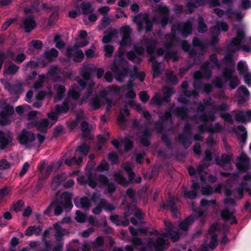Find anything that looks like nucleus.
<instances>
[{"mask_svg": "<svg viewBox=\"0 0 251 251\" xmlns=\"http://www.w3.org/2000/svg\"><path fill=\"white\" fill-rule=\"evenodd\" d=\"M192 45L195 47H200L201 50L205 51L206 50L204 44L197 37L193 38Z\"/></svg>", "mask_w": 251, "mask_h": 251, "instance_id": "nucleus-53", "label": "nucleus"}, {"mask_svg": "<svg viewBox=\"0 0 251 251\" xmlns=\"http://www.w3.org/2000/svg\"><path fill=\"white\" fill-rule=\"evenodd\" d=\"M161 140L169 150L173 149L172 142L171 139L166 134H163L161 136Z\"/></svg>", "mask_w": 251, "mask_h": 251, "instance_id": "nucleus-56", "label": "nucleus"}, {"mask_svg": "<svg viewBox=\"0 0 251 251\" xmlns=\"http://www.w3.org/2000/svg\"><path fill=\"white\" fill-rule=\"evenodd\" d=\"M215 112H209L208 113H202L199 115V119L203 123L208 121L214 122L216 120L215 113H218L220 117L225 123L232 124L234 120L230 114L227 112L230 109V105L225 101H222L220 104L213 105L212 107Z\"/></svg>", "mask_w": 251, "mask_h": 251, "instance_id": "nucleus-1", "label": "nucleus"}, {"mask_svg": "<svg viewBox=\"0 0 251 251\" xmlns=\"http://www.w3.org/2000/svg\"><path fill=\"white\" fill-rule=\"evenodd\" d=\"M237 91L238 92L237 96L238 103L241 105L249 100L250 92L248 89L244 85L240 86Z\"/></svg>", "mask_w": 251, "mask_h": 251, "instance_id": "nucleus-15", "label": "nucleus"}, {"mask_svg": "<svg viewBox=\"0 0 251 251\" xmlns=\"http://www.w3.org/2000/svg\"><path fill=\"white\" fill-rule=\"evenodd\" d=\"M135 204H130L124 210V216L125 218L129 217L136 209Z\"/></svg>", "mask_w": 251, "mask_h": 251, "instance_id": "nucleus-51", "label": "nucleus"}, {"mask_svg": "<svg viewBox=\"0 0 251 251\" xmlns=\"http://www.w3.org/2000/svg\"><path fill=\"white\" fill-rule=\"evenodd\" d=\"M232 160L231 155L226 153H223L221 156V160L217 157L216 158L215 161L216 164L221 167L224 166L225 165L230 164Z\"/></svg>", "mask_w": 251, "mask_h": 251, "instance_id": "nucleus-25", "label": "nucleus"}, {"mask_svg": "<svg viewBox=\"0 0 251 251\" xmlns=\"http://www.w3.org/2000/svg\"><path fill=\"white\" fill-rule=\"evenodd\" d=\"M30 124L31 126L36 127L37 130L46 133V128L48 126L49 122L47 118H44L41 121H38L37 119H36L31 121Z\"/></svg>", "mask_w": 251, "mask_h": 251, "instance_id": "nucleus-19", "label": "nucleus"}, {"mask_svg": "<svg viewBox=\"0 0 251 251\" xmlns=\"http://www.w3.org/2000/svg\"><path fill=\"white\" fill-rule=\"evenodd\" d=\"M58 51L54 48L50 49V50H46L44 52V57L49 62H52L54 58L58 56Z\"/></svg>", "mask_w": 251, "mask_h": 251, "instance_id": "nucleus-29", "label": "nucleus"}, {"mask_svg": "<svg viewBox=\"0 0 251 251\" xmlns=\"http://www.w3.org/2000/svg\"><path fill=\"white\" fill-rule=\"evenodd\" d=\"M147 44V46L146 47V50L147 52L150 55L154 54L155 49V44L153 43L152 40H148Z\"/></svg>", "mask_w": 251, "mask_h": 251, "instance_id": "nucleus-55", "label": "nucleus"}, {"mask_svg": "<svg viewBox=\"0 0 251 251\" xmlns=\"http://www.w3.org/2000/svg\"><path fill=\"white\" fill-rule=\"evenodd\" d=\"M64 180L62 175L57 174L52 180L51 187L53 190H56Z\"/></svg>", "mask_w": 251, "mask_h": 251, "instance_id": "nucleus-32", "label": "nucleus"}, {"mask_svg": "<svg viewBox=\"0 0 251 251\" xmlns=\"http://www.w3.org/2000/svg\"><path fill=\"white\" fill-rule=\"evenodd\" d=\"M223 126L218 123H215L214 126H210L209 128H208V132L210 134L221 132L223 131Z\"/></svg>", "mask_w": 251, "mask_h": 251, "instance_id": "nucleus-50", "label": "nucleus"}, {"mask_svg": "<svg viewBox=\"0 0 251 251\" xmlns=\"http://www.w3.org/2000/svg\"><path fill=\"white\" fill-rule=\"evenodd\" d=\"M172 108H170L169 109L165 111V113L163 115L160 116V119L163 122L167 121L168 120H172Z\"/></svg>", "mask_w": 251, "mask_h": 251, "instance_id": "nucleus-63", "label": "nucleus"}, {"mask_svg": "<svg viewBox=\"0 0 251 251\" xmlns=\"http://www.w3.org/2000/svg\"><path fill=\"white\" fill-rule=\"evenodd\" d=\"M107 34L103 36L102 39V42L103 43H109L111 42L113 38L115 37L117 35V31L115 29L110 28L105 31Z\"/></svg>", "mask_w": 251, "mask_h": 251, "instance_id": "nucleus-27", "label": "nucleus"}, {"mask_svg": "<svg viewBox=\"0 0 251 251\" xmlns=\"http://www.w3.org/2000/svg\"><path fill=\"white\" fill-rule=\"evenodd\" d=\"M115 209V207L111 203H110L105 199H100L97 206L92 209V212L96 215L101 213L102 209L105 211H111Z\"/></svg>", "mask_w": 251, "mask_h": 251, "instance_id": "nucleus-12", "label": "nucleus"}, {"mask_svg": "<svg viewBox=\"0 0 251 251\" xmlns=\"http://www.w3.org/2000/svg\"><path fill=\"white\" fill-rule=\"evenodd\" d=\"M98 182L103 187H106L105 192L112 195L116 190V186L114 182H109V178L104 175L100 174L97 177Z\"/></svg>", "mask_w": 251, "mask_h": 251, "instance_id": "nucleus-10", "label": "nucleus"}, {"mask_svg": "<svg viewBox=\"0 0 251 251\" xmlns=\"http://www.w3.org/2000/svg\"><path fill=\"white\" fill-rule=\"evenodd\" d=\"M4 88L11 94H15L17 96L16 100L19 98L20 95L23 91V83L22 82H18L14 84H11L9 81L6 80L2 82Z\"/></svg>", "mask_w": 251, "mask_h": 251, "instance_id": "nucleus-9", "label": "nucleus"}, {"mask_svg": "<svg viewBox=\"0 0 251 251\" xmlns=\"http://www.w3.org/2000/svg\"><path fill=\"white\" fill-rule=\"evenodd\" d=\"M109 169L110 166L109 163L103 159L96 168V171L99 172H103L105 171H109Z\"/></svg>", "mask_w": 251, "mask_h": 251, "instance_id": "nucleus-42", "label": "nucleus"}, {"mask_svg": "<svg viewBox=\"0 0 251 251\" xmlns=\"http://www.w3.org/2000/svg\"><path fill=\"white\" fill-rule=\"evenodd\" d=\"M128 229L130 233L133 237L137 236L139 233L145 234L147 232V229L145 228H139L138 229H135L133 227L130 226L128 228Z\"/></svg>", "mask_w": 251, "mask_h": 251, "instance_id": "nucleus-45", "label": "nucleus"}, {"mask_svg": "<svg viewBox=\"0 0 251 251\" xmlns=\"http://www.w3.org/2000/svg\"><path fill=\"white\" fill-rule=\"evenodd\" d=\"M166 205L170 208V211L173 214L174 217L177 218L178 216L177 208L176 205V202L172 198H170L167 201Z\"/></svg>", "mask_w": 251, "mask_h": 251, "instance_id": "nucleus-30", "label": "nucleus"}, {"mask_svg": "<svg viewBox=\"0 0 251 251\" xmlns=\"http://www.w3.org/2000/svg\"><path fill=\"white\" fill-rule=\"evenodd\" d=\"M62 197L64 199V201H62L63 208L66 211L72 209L73 207L72 202V194L68 192H65L62 193Z\"/></svg>", "mask_w": 251, "mask_h": 251, "instance_id": "nucleus-21", "label": "nucleus"}, {"mask_svg": "<svg viewBox=\"0 0 251 251\" xmlns=\"http://www.w3.org/2000/svg\"><path fill=\"white\" fill-rule=\"evenodd\" d=\"M173 113L177 117L184 120L188 116L189 110L185 107H176L173 111Z\"/></svg>", "mask_w": 251, "mask_h": 251, "instance_id": "nucleus-26", "label": "nucleus"}, {"mask_svg": "<svg viewBox=\"0 0 251 251\" xmlns=\"http://www.w3.org/2000/svg\"><path fill=\"white\" fill-rule=\"evenodd\" d=\"M194 221V217L193 215H190L179 224L178 227L183 231H187L189 229V226L193 224Z\"/></svg>", "mask_w": 251, "mask_h": 251, "instance_id": "nucleus-24", "label": "nucleus"}, {"mask_svg": "<svg viewBox=\"0 0 251 251\" xmlns=\"http://www.w3.org/2000/svg\"><path fill=\"white\" fill-rule=\"evenodd\" d=\"M23 28L26 33H29L36 26V23L33 17L29 16L23 22Z\"/></svg>", "mask_w": 251, "mask_h": 251, "instance_id": "nucleus-20", "label": "nucleus"}, {"mask_svg": "<svg viewBox=\"0 0 251 251\" xmlns=\"http://www.w3.org/2000/svg\"><path fill=\"white\" fill-rule=\"evenodd\" d=\"M235 67L233 65L226 67L223 71L222 76L226 81L229 82V86L231 89H235L240 83L238 77L233 75Z\"/></svg>", "mask_w": 251, "mask_h": 251, "instance_id": "nucleus-4", "label": "nucleus"}, {"mask_svg": "<svg viewBox=\"0 0 251 251\" xmlns=\"http://www.w3.org/2000/svg\"><path fill=\"white\" fill-rule=\"evenodd\" d=\"M90 147L86 144L78 147L76 149V151H79L82 155H87L90 151Z\"/></svg>", "mask_w": 251, "mask_h": 251, "instance_id": "nucleus-54", "label": "nucleus"}, {"mask_svg": "<svg viewBox=\"0 0 251 251\" xmlns=\"http://www.w3.org/2000/svg\"><path fill=\"white\" fill-rule=\"evenodd\" d=\"M199 33H203L207 30V26L202 17L198 18V25L197 27Z\"/></svg>", "mask_w": 251, "mask_h": 251, "instance_id": "nucleus-43", "label": "nucleus"}, {"mask_svg": "<svg viewBox=\"0 0 251 251\" xmlns=\"http://www.w3.org/2000/svg\"><path fill=\"white\" fill-rule=\"evenodd\" d=\"M115 180L116 182L123 187L128 186L129 183L127 179L119 173H115L114 175Z\"/></svg>", "mask_w": 251, "mask_h": 251, "instance_id": "nucleus-31", "label": "nucleus"}, {"mask_svg": "<svg viewBox=\"0 0 251 251\" xmlns=\"http://www.w3.org/2000/svg\"><path fill=\"white\" fill-rule=\"evenodd\" d=\"M141 15L142 13H139L133 17V22L137 25V30L139 32L145 30L146 33L152 31L153 23L157 22V18L153 17L151 20L150 19L149 14L145 13L142 18L140 19Z\"/></svg>", "mask_w": 251, "mask_h": 251, "instance_id": "nucleus-2", "label": "nucleus"}, {"mask_svg": "<svg viewBox=\"0 0 251 251\" xmlns=\"http://www.w3.org/2000/svg\"><path fill=\"white\" fill-rule=\"evenodd\" d=\"M121 32L122 33V40L120 42L121 46H127L130 42L131 29L129 26H123L121 28Z\"/></svg>", "mask_w": 251, "mask_h": 251, "instance_id": "nucleus-17", "label": "nucleus"}, {"mask_svg": "<svg viewBox=\"0 0 251 251\" xmlns=\"http://www.w3.org/2000/svg\"><path fill=\"white\" fill-rule=\"evenodd\" d=\"M196 2V0H189L187 2L186 6L190 13H193L195 9L198 8V5Z\"/></svg>", "mask_w": 251, "mask_h": 251, "instance_id": "nucleus-61", "label": "nucleus"}, {"mask_svg": "<svg viewBox=\"0 0 251 251\" xmlns=\"http://www.w3.org/2000/svg\"><path fill=\"white\" fill-rule=\"evenodd\" d=\"M13 135L10 132L6 133L0 130V149L4 150L11 144Z\"/></svg>", "mask_w": 251, "mask_h": 251, "instance_id": "nucleus-14", "label": "nucleus"}, {"mask_svg": "<svg viewBox=\"0 0 251 251\" xmlns=\"http://www.w3.org/2000/svg\"><path fill=\"white\" fill-rule=\"evenodd\" d=\"M81 207L83 209H88L91 206L90 200L87 197H83L80 199Z\"/></svg>", "mask_w": 251, "mask_h": 251, "instance_id": "nucleus-52", "label": "nucleus"}, {"mask_svg": "<svg viewBox=\"0 0 251 251\" xmlns=\"http://www.w3.org/2000/svg\"><path fill=\"white\" fill-rule=\"evenodd\" d=\"M91 71L90 67L84 66L80 70L79 74L83 79L89 80L91 78Z\"/></svg>", "mask_w": 251, "mask_h": 251, "instance_id": "nucleus-38", "label": "nucleus"}, {"mask_svg": "<svg viewBox=\"0 0 251 251\" xmlns=\"http://www.w3.org/2000/svg\"><path fill=\"white\" fill-rule=\"evenodd\" d=\"M152 69L153 71V77L154 78L159 76L162 73L160 63L158 62H155L152 64Z\"/></svg>", "mask_w": 251, "mask_h": 251, "instance_id": "nucleus-44", "label": "nucleus"}, {"mask_svg": "<svg viewBox=\"0 0 251 251\" xmlns=\"http://www.w3.org/2000/svg\"><path fill=\"white\" fill-rule=\"evenodd\" d=\"M66 55L70 58L73 57V60L77 63L82 62L84 58V54L82 50L72 52V55L68 53H66Z\"/></svg>", "mask_w": 251, "mask_h": 251, "instance_id": "nucleus-28", "label": "nucleus"}, {"mask_svg": "<svg viewBox=\"0 0 251 251\" xmlns=\"http://www.w3.org/2000/svg\"><path fill=\"white\" fill-rule=\"evenodd\" d=\"M40 10V2L39 0H27V4L24 8L26 14H30Z\"/></svg>", "mask_w": 251, "mask_h": 251, "instance_id": "nucleus-16", "label": "nucleus"}, {"mask_svg": "<svg viewBox=\"0 0 251 251\" xmlns=\"http://www.w3.org/2000/svg\"><path fill=\"white\" fill-rule=\"evenodd\" d=\"M87 215L82 213L79 210H76L75 212V220L80 223L85 222L87 220Z\"/></svg>", "mask_w": 251, "mask_h": 251, "instance_id": "nucleus-49", "label": "nucleus"}, {"mask_svg": "<svg viewBox=\"0 0 251 251\" xmlns=\"http://www.w3.org/2000/svg\"><path fill=\"white\" fill-rule=\"evenodd\" d=\"M209 63L207 61L205 62L202 67V71H201L203 78L206 79H209L212 75V71L209 69Z\"/></svg>", "mask_w": 251, "mask_h": 251, "instance_id": "nucleus-36", "label": "nucleus"}, {"mask_svg": "<svg viewBox=\"0 0 251 251\" xmlns=\"http://www.w3.org/2000/svg\"><path fill=\"white\" fill-rule=\"evenodd\" d=\"M36 139V135L33 132L23 129L17 137L20 144L28 147Z\"/></svg>", "mask_w": 251, "mask_h": 251, "instance_id": "nucleus-6", "label": "nucleus"}, {"mask_svg": "<svg viewBox=\"0 0 251 251\" xmlns=\"http://www.w3.org/2000/svg\"><path fill=\"white\" fill-rule=\"evenodd\" d=\"M216 25H218L220 32H226L229 29V26L227 23L223 21H218L215 23Z\"/></svg>", "mask_w": 251, "mask_h": 251, "instance_id": "nucleus-60", "label": "nucleus"}, {"mask_svg": "<svg viewBox=\"0 0 251 251\" xmlns=\"http://www.w3.org/2000/svg\"><path fill=\"white\" fill-rule=\"evenodd\" d=\"M236 166L239 172L242 174L247 172L250 169L249 163L244 162H237Z\"/></svg>", "mask_w": 251, "mask_h": 251, "instance_id": "nucleus-46", "label": "nucleus"}, {"mask_svg": "<svg viewBox=\"0 0 251 251\" xmlns=\"http://www.w3.org/2000/svg\"><path fill=\"white\" fill-rule=\"evenodd\" d=\"M9 116L5 113L4 111L0 112V125L4 126L9 125L10 121L8 119Z\"/></svg>", "mask_w": 251, "mask_h": 251, "instance_id": "nucleus-47", "label": "nucleus"}, {"mask_svg": "<svg viewBox=\"0 0 251 251\" xmlns=\"http://www.w3.org/2000/svg\"><path fill=\"white\" fill-rule=\"evenodd\" d=\"M69 109L68 102L65 100L61 105L57 104L55 105V111L58 114L66 113Z\"/></svg>", "mask_w": 251, "mask_h": 251, "instance_id": "nucleus-35", "label": "nucleus"}, {"mask_svg": "<svg viewBox=\"0 0 251 251\" xmlns=\"http://www.w3.org/2000/svg\"><path fill=\"white\" fill-rule=\"evenodd\" d=\"M82 162V157H79L77 158L74 156L70 158H67L65 161V164L68 166H71L74 165H79Z\"/></svg>", "mask_w": 251, "mask_h": 251, "instance_id": "nucleus-39", "label": "nucleus"}, {"mask_svg": "<svg viewBox=\"0 0 251 251\" xmlns=\"http://www.w3.org/2000/svg\"><path fill=\"white\" fill-rule=\"evenodd\" d=\"M53 201H56L57 204H54V215L56 216H59L63 212V207L62 205V200L56 198Z\"/></svg>", "mask_w": 251, "mask_h": 251, "instance_id": "nucleus-37", "label": "nucleus"}, {"mask_svg": "<svg viewBox=\"0 0 251 251\" xmlns=\"http://www.w3.org/2000/svg\"><path fill=\"white\" fill-rule=\"evenodd\" d=\"M201 206V207H208L211 206L213 209L216 208L217 206L216 200H207L206 199H201L200 202Z\"/></svg>", "mask_w": 251, "mask_h": 251, "instance_id": "nucleus-41", "label": "nucleus"}, {"mask_svg": "<svg viewBox=\"0 0 251 251\" xmlns=\"http://www.w3.org/2000/svg\"><path fill=\"white\" fill-rule=\"evenodd\" d=\"M245 37V32L241 30H239L235 37L233 38L227 46V50L228 52L235 53L239 50L241 47V42Z\"/></svg>", "mask_w": 251, "mask_h": 251, "instance_id": "nucleus-7", "label": "nucleus"}, {"mask_svg": "<svg viewBox=\"0 0 251 251\" xmlns=\"http://www.w3.org/2000/svg\"><path fill=\"white\" fill-rule=\"evenodd\" d=\"M111 69L115 75V78L119 82L123 81L124 78L128 75L130 71L128 67V62L122 57L114 60Z\"/></svg>", "mask_w": 251, "mask_h": 251, "instance_id": "nucleus-3", "label": "nucleus"}, {"mask_svg": "<svg viewBox=\"0 0 251 251\" xmlns=\"http://www.w3.org/2000/svg\"><path fill=\"white\" fill-rule=\"evenodd\" d=\"M141 134L142 137L140 139L141 144L145 147H149L151 145L149 139L151 136V130L146 127L141 132Z\"/></svg>", "mask_w": 251, "mask_h": 251, "instance_id": "nucleus-23", "label": "nucleus"}, {"mask_svg": "<svg viewBox=\"0 0 251 251\" xmlns=\"http://www.w3.org/2000/svg\"><path fill=\"white\" fill-rule=\"evenodd\" d=\"M221 216L225 221L231 220L230 222L231 225L236 224L238 222L233 212H230L228 208H225L221 211Z\"/></svg>", "mask_w": 251, "mask_h": 251, "instance_id": "nucleus-22", "label": "nucleus"}, {"mask_svg": "<svg viewBox=\"0 0 251 251\" xmlns=\"http://www.w3.org/2000/svg\"><path fill=\"white\" fill-rule=\"evenodd\" d=\"M192 127L188 123L184 124L182 132L178 135V141L183 145L184 149H188L192 144Z\"/></svg>", "mask_w": 251, "mask_h": 251, "instance_id": "nucleus-5", "label": "nucleus"}, {"mask_svg": "<svg viewBox=\"0 0 251 251\" xmlns=\"http://www.w3.org/2000/svg\"><path fill=\"white\" fill-rule=\"evenodd\" d=\"M20 67L15 63L10 62L8 65L5 64L3 70V75L6 76H13L16 75L20 70Z\"/></svg>", "mask_w": 251, "mask_h": 251, "instance_id": "nucleus-18", "label": "nucleus"}, {"mask_svg": "<svg viewBox=\"0 0 251 251\" xmlns=\"http://www.w3.org/2000/svg\"><path fill=\"white\" fill-rule=\"evenodd\" d=\"M64 234L63 233V229L61 227H58L56 229L54 237L56 242H64L63 236Z\"/></svg>", "mask_w": 251, "mask_h": 251, "instance_id": "nucleus-57", "label": "nucleus"}, {"mask_svg": "<svg viewBox=\"0 0 251 251\" xmlns=\"http://www.w3.org/2000/svg\"><path fill=\"white\" fill-rule=\"evenodd\" d=\"M91 104L94 110H98L100 107L101 100L98 95H96L92 98Z\"/></svg>", "mask_w": 251, "mask_h": 251, "instance_id": "nucleus-48", "label": "nucleus"}, {"mask_svg": "<svg viewBox=\"0 0 251 251\" xmlns=\"http://www.w3.org/2000/svg\"><path fill=\"white\" fill-rule=\"evenodd\" d=\"M176 28L183 37L186 38L190 34L192 31V25L189 21L182 22L176 25H173L171 30L173 31L174 28Z\"/></svg>", "mask_w": 251, "mask_h": 251, "instance_id": "nucleus-11", "label": "nucleus"}, {"mask_svg": "<svg viewBox=\"0 0 251 251\" xmlns=\"http://www.w3.org/2000/svg\"><path fill=\"white\" fill-rule=\"evenodd\" d=\"M232 113L235 114V119L237 122L245 123L247 121L244 111L234 110Z\"/></svg>", "mask_w": 251, "mask_h": 251, "instance_id": "nucleus-33", "label": "nucleus"}, {"mask_svg": "<svg viewBox=\"0 0 251 251\" xmlns=\"http://www.w3.org/2000/svg\"><path fill=\"white\" fill-rule=\"evenodd\" d=\"M104 55L106 57H111L114 51V48L111 45H107L104 46Z\"/></svg>", "mask_w": 251, "mask_h": 251, "instance_id": "nucleus-62", "label": "nucleus"}, {"mask_svg": "<svg viewBox=\"0 0 251 251\" xmlns=\"http://www.w3.org/2000/svg\"><path fill=\"white\" fill-rule=\"evenodd\" d=\"M237 136V139L239 143H241V148H243V146L246 144L247 140L248 134L247 132H245L243 134H240L238 132L236 134Z\"/></svg>", "mask_w": 251, "mask_h": 251, "instance_id": "nucleus-58", "label": "nucleus"}, {"mask_svg": "<svg viewBox=\"0 0 251 251\" xmlns=\"http://www.w3.org/2000/svg\"><path fill=\"white\" fill-rule=\"evenodd\" d=\"M148 245L151 247H154L155 251H164L167 250L170 245L164 238L161 237L157 238L155 241H150Z\"/></svg>", "mask_w": 251, "mask_h": 251, "instance_id": "nucleus-13", "label": "nucleus"}, {"mask_svg": "<svg viewBox=\"0 0 251 251\" xmlns=\"http://www.w3.org/2000/svg\"><path fill=\"white\" fill-rule=\"evenodd\" d=\"M167 78L172 84L176 85L177 83L178 79L176 75L172 71L166 73Z\"/></svg>", "mask_w": 251, "mask_h": 251, "instance_id": "nucleus-59", "label": "nucleus"}, {"mask_svg": "<svg viewBox=\"0 0 251 251\" xmlns=\"http://www.w3.org/2000/svg\"><path fill=\"white\" fill-rule=\"evenodd\" d=\"M237 70L240 75H243L248 73V67L246 61L243 60L239 61L237 63Z\"/></svg>", "mask_w": 251, "mask_h": 251, "instance_id": "nucleus-34", "label": "nucleus"}, {"mask_svg": "<svg viewBox=\"0 0 251 251\" xmlns=\"http://www.w3.org/2000/svg\"><path fill=\"white\" fill-rule=\"evenodd\" d=\"M164 58L166 60H167L168 59H172L173 62H176L178 60L179 57L177 55V51L172 50H167L164 55Z\"/></svg>", "mask_w": 251, "mask_h": 251, "instance_id": "nucleus-40", "label": "nucleus"}, {"mask_svg": "<svg viewBox=\"0 0 251 251\" xmlns=\"http://www.w3.org/2000/svg\"><path fill=\"white\" fill-rule=\"evenodd\" d=\"M66 91L65 86L59 85L56 89V94L58 100H61L64 97V93Z\"/></svg>", "mask_w": 251, "mask_h": 251, "instance_id": "nucleus-64", "label": "nucleus"}, {"mask_svg": "<svg viewBox=\"0 0 251 251\" xmlns=\"http://www.w3.org/2000/svg\"><path fill=\"white\" fill-rule=\"evenodd\" d=\"M155 11L159 13V15L161 18L160 19L159 23L162 28H165L167 25L170 23L169 20V15L170 10L168 6L166 5H158Z\"/></svg>", "mask_w": 251, "mask_h": 251, "instance_id": "nucleus-8", "label": "nucleus"}]
</instances>
